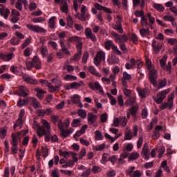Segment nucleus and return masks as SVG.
<instances>
[{
	"mask_svg": "<svg viewBox=\"0 0 177 177\" xmlns=\"http://www.w3.org/2000/svg\"><path fill=\"white\" fill-rule=\"evenodd\" d=\"M41 124L43 126H39V124H36L37 127V133L39 138H42L44 135H46V133H50V124L46 120L42 119L41 120Z\"/></svg>",
	"mask_w": 177,
	"mask_h": 177,
	"instance_id": "1",
	"label": "nucleus"
},
{
	"mask_svg": "<svg viewBox=\"0 0 177 177\" xmlns=\"http://www.w3.org/2000/svg\"><path fill=\"white\" fill-rule=\"evenodd\" d=\"M104 60H106V53L103 50H100L94 57L93 63L96 67H99L102 64V62H104Z\"/></svg>",
	"mask_w": 177,
	"mask_h": 177,
	"instance_id": "2",
	"label": "nucleus"
},
{
	"mask_svg": "<svg viewBox=\"0 0 177 177\" xmlns=\"http://www.w3.org/2000/svg\"><path fill=\"white\" fill-rule=\"evenodd\" d=\"M175 97V93L172 92L168 96V100L167 102L163 103L160 107V110H165V109H169V110H171L172 107H174V99Z\"/></svg>",
	"mask_w": 177,
	"mask_h": 177,
	"instance_id": "3",
	"label": "nucleus"
},
{
	"mask_svg": "<svg viewBox=\"0 0 177 177\" xmlns=\"http://www.w3.org/2000/svg\"><path fill=\"white\" fill-rule=\"evenodd\" d=\"M111 35L115 38V42L121 45V44H125V42H128V37L127 35H120L115 32H112Z\"/></svg>",
	"mask_w": 177,
	"mask_h": 177,
	"instance_id": "4",
	"label": "nucleus"
},
{
	"mask_svg": "<svg viewBox=\"0 0 177 177\" xmlns=\"http://www.w3.org/2000/svg\"><path fill=\"white\" fill-rule=\"evenodd\" d=\"M169 92H171V89L169 88L159 92L157 94V98L155 100L156 103H157L158 104H161V103L164 102V99L167 97V95H168Z\"/></svg>",
	"mask_w": 177,
	"mask_h": 177,
	"instance_id": "5",
	"label": "nucleus"
},
{
	"mask_svg": "<svg viewBox=\"0 0 177 177\" xmlns=\"http://www.w3.org/2000/svg\"><path fill=\"white\" fill-rule=\"evenodd\" d=\"M136 167L132 166L126 171V174L130 177H142L143 173L140 170H136Z\"/></svg>",
	"mask_w": 177,
	"mask_h": 177,
	"instance_id": "6",
	"label": "nucleus"
},
{
	"mask_svg": "<svg viewBox=\"0 0 177 177\" xmlns=\"http://www.w3.org/2000/svg\"><path fill=\"white\" fill-rule=\"evenodd\" d=\"M167 59H168V57H167V55L163 56L162 58L160 60V64L165 71H168L169 74H171V70H172V65H171V62H169L167 63V66H165L167 63Z\"/></svg>",
	"mask_w": 177,
	"mask_h": 177,
	"instance_id": "7",
	"label": "nucleus"
},
{
	"mask_svg": "<svg viewBox=\"0 0 177 177\" xmlns=\"http://www.w3.org/2000/svg\"><path fill=\"white\" fill-rule=\"evenodd\" d=\"M26 27L30 30V31H32L33 32H36L37 34H45L46 32V30L38 25H32V24H28L26 25Z\"/></svg>",
	"mask_w": 177,
	"mask_h": 177,
	"instance_id": "8",
	"label": "nucleus"
},
{
	"mask_svg": "<svg viewBox=\"0 0 177 177\" xmlns=\"http://www.w3.org/2000/svg\"><path fill=\"white\" fill-rule=\"evenodd\" d=\"M87 121L88 125H93V127H96L97 125V115L93 114V113H88L87 114Z\"/></svg>",
	"mask_w": 177,
	"mask_h": 177,
	"instance_id": "9",
	"label": "nucleus"
},
{
	"mask_svg": "<svg viewBox=\"0 0 177 177\" xmlns=\"http://www.w3.org/2000/svg\"><path fill=\"white\" fill-rule=\"evenodd\" d=\"M88 86L93 91H98V92L101 93V95H104V91H103V88H102V86L97 82H90L88 84Z\"/></svg>",
	"mask_w": 177,
	"mask_h": 177,
	"instance_id": "10",
	"label": "nucleus"
},
{
	"mask_svg": "<svg viewBox=\"0 0 177 177\" xmlns=\"http://www.w3.org/2000/svg\"><path fill=\"white\" fill-rule=\"evenodd\" d=\"M68 42H76L77 49H82V39L78 36H73L68 39Z\"/></svg>",
	"mask_w": 177,
	"mask_h": 177,
	"instance_id": "11",
	"label": "nucleus"
},
{
	"mask_svg": "<svg viewBox=\"0 0 177 177\" xmlns=\"http://www.w3.org/2000/svg\"><path fill=\"white\" fill-rule=\"evenodd\" d=\"M157 71L154 68L149 70V81L153 86L157 85Z\"/></svg>",
	"mask_w": 177,
	"mask_h": 177,
	"instance_id": "12",
	"label": "nucleus"
},
{
	"mask_svg": "<svg viewBox=\"0 0 177 177\" xmlns=\"http://www.w3.org/2000/svg\"><path fill=\"white\" fill-rule=\"evenodd\" d=\"M84 34L86 35V37L87 39H91L93 41V42H96L97 41V39H96V36L93 32H92V29L91 28H86L84 30Z\"/></svg>",
	"mask_w": 177,
	"mask_h": 177,
	"instance_id": "13",
	"label": "nucleus"
},
{
	"mask_svg": "<svg viewBox=\"0 0 177 177\" xmlns=\"http://www.w3.org/2000/svg\"><path fill=\"white\" fill-rule=\"evenodd\" d=\"M82 85H84V82L82 81H80V82H74L66 86L65 89L66 91H70V89H78V88L82 86Z\"/></svg>",
	"mask_w": 177,
	"mask_h": 177,
	"instance_id": "14",
	"label": "nucleus"
},
{
	"mask_svg": "<svg viewBox=\"0 0 177 177\" xmlns=\"http://www.w3.org/2000/svg\"><path fill=\"white\" fill-rule=\"evenodd\" d=\"M117 18L119 19L115 24L113 26V30H117L118 32L122 34L124 32V29H122V25L121 24V17L117 16Z\"/></svg>",
	"mask_w": 177,
	"mask_h": 177,
	"instance_id": "15",
	"label": "nucleus"
},
{
	"mask_svg": "<svg viewBox=\"0 0 177 177\" xmlns=\"http://www.w3.org/2000/svg\"><path fill=\"white\" fill-rule=\"evenodd\" d=\"M129 80H132V75L127 72H124L123 77H122V85L124 88H128V83L127 81H129Z\"/></svg>",
	"mask_w": 177,
	"mask_h": 177,
	"instance_id": "16",
	"label": "nucleus"
},
{
	"mask_svg": "<svg viewBox=\"0 0 177 177\" xmlns=\"http://www.w3.org/2000/svg\"><path fill=\"white\" fill-rule=\"evenodd\" d=\"M141 156L145 158V160H149L150 158V151H149V145L145 143L141 151Z\"/></svg>",
	"mask_w": 177,
	"mask_h": 177,
	"instance_id": "17",
	"label": "nucleus"
},
{
	"mask_svg": "<svg viewBox=\"0 0 177 177\" xmlns=\"http://www.w3.org/2000/svg\"><path fill=\"white\" fill-rule=\"evenodd\" d=\"M22 78L26 84H30V85H37L38 84V81H37V80L32 77H28V75L26 74L22 75Z\"/></svg>",
	"mask_w": 177,
	"mask_h": 177,
	"instance_id": "18",
	"label": "nucleus"
},
{
	"mask_svg": "<svg viewBox=\"0 0 177 177\" xmlns=\"http://www.w3.org/2000/svg\"><path fill=\"white\" fill-rule=\"evenodd\" d=\"M152 48H153V52H155V53L158 54V53H160V50H161V49H162V44L161 43H160V41L153 40Z\"/></svg>",
	"mask_w": 177,
	"mask_h": 177,
	"instance_id": "19",
	"label": "nucleus"
},
{
	"mask_svg": "<svg viewBox=\"0 0 177 177\" xmlns=\"http://www.w3.org/2000/svg\"><path fill=\"white\" fill-rule=\"evenodd\" d=\"M12 141L10 142L11 145H17L19 142H21V139L20 138V133L17 132L16 133H12L11 135Z\"/></svg>",
	"mask_w": 177,
	"mask_h": 177,
	"instance_id": "20",
	"label": "nucleus"
},
{
	"mask_svg": "<svg viewBox=\"0 0 177 177\" xmlns=\"http://www.w3.org/2000/svg\"><path fill=\"white\" fill-rule=\"evenodd\" d=\"M59 45L62 48V53H64V55H66V56H71V53H70V50H68V48H67V46H66L64 41H63L62 39H60Z\"/></svg>",
	"mask_w": 177,
	"mask_h": 177,
	"instance_id": "21",
	"label": "nucleus"
},
{
	"mask_svg": "<svg viewBox=\"0 0 177 177\" xmlns=\"http://www.w3.org/2000/svg\"><path fill=\"white\" fill-rule=\"evenodd\" d=\"M137 91L138 93V95H140V97L142 99L146 97V96H149L150 95V91L147 88H142L140 87H138Z\"/></svg>",
	"mask_w": 177,
	"mask_h": 177,
	"instance_id": "22",
	"label": "nucleus"
},
{
	"mask_svg": "<svg viewBox=\"0 0 177 177\" xmlns=\"http://www.w3.org/2000/svg\"><path fill=\"white\" fill-rule=\"evenodd\" d=\"M0 15L3 16L4 19H8L9 15H10V10L6 7L0 8Z\"/></svg>",
	"mask_w": 177,
	"mask_h": 177,
	"instance_id": "23",
	"label": "nucleus"
},
{
	"mask_svg": "<svg viewBox=\"0 0 177 177\" xmlns=\"http://www.w3.org/2000/svg\"><path fill=\"white\" fill-rule=\"evenodd\" d=\"M33 67H35L37 70H41V60H39V57L38 56H35L32 58Z\"/></svg>",
	"mask_w": 177,
	"mask_h": 177,
	"instance_id": "24",
	"label": "nucleus"
},
{
	"mask_svg": "<svg viewBox=\"0 0 177 177\" xmlns=\"http://www.w3.org/2000/svg\"><path fill=\"white\" fill-rule=\"evenodd\" d=\"M19 91L21 93H18L19 95L23 96L24 97H26V96H28V90L27 89V87L24 86H19Z\"/></svg>",
	"mask_w": 177,
	"mask_h": 177,
	"instance_id": "25",
	"label": "nucleus"
},
{
	"mask_svg": "<svg viewBox=\"0 0 177 177\" xmlns=\"http://www.w3.org/2000/svg\"><path fill=\"white\" fill-rule=\"evenodd\" d=\"M14 56L15 54H13V53H10L9 54L2 53L1 59L3 60V62H10V60H12V59H13Z\"/></svg>",
	"mask_w": 177,
	"mask_h": 177,
	"instance_id": "26",
	"label": "nucleus"
},
{
	"mask_svg": "<svg viewBox=\"0 0 177 177\" xmlns=\"http://www.w3.org/2000/svg\"><path fill=\"white\" fill-rule=\"evenodd\" d=\"M136 103V96L129 97V98L125 102L126 106H133V104H135Z\"/></svg>",
	"mask_w": 177,
	"mask_h": 177,
	"instance_id": "27",
	"label": "nucleus"
},
{
	"mask_svg": "<svg viewBox=\"0 0 177 177\" xmlns=\"http://www.w3.org/2000/svg\"><path fill=\"white\" fill-rule=\"evenodd\" d=\"M138 110H139V106L133 105L131 108H130L127 111L131 113V115H132V117H136V113H138Z\"/></svg>",
	"mask_w": 177,
	"mask_h": 177,
	"instance_id": "28",
	"label": "nucleus"
},
{
	"mask_svg": "<svg viewBox=\"0 0 177 177\" xmlns=\"http://www.w3.org/2000/svg\"><path fill=\"white\" fill-rule=\"evenodd\" d=\"M77 53L75 54L72 58L73 62H78L81 59V55L82 54V48H77Z\"/></svg>",
	"mask_w": 177,
	"mask_h": 177,
	"instance_id": "29",
	"label": "nucleus"
},
{
	"mask_svg": "<svg viewBox=\"0 0 177 177\" xmlns=\"http://www.w3.org/2000/svg\"><path fill=\"white\" fill-rule=\"evenodd\" d=\"M125 68H127V70H132L135 68V59H130V63H127L125 64Z\"/></svg>",
	"mask_w": 177,
	"mask_h": 177,
	"instance_id": "30",
	"label": "nucleus"
},
{
	"mask_svg": "<svg viewBox=\"0 0 177 177\" xmlns=\"http://www.w3.org/2000/svg\"><path fill=\"white\" fill-rule=\"evenodd\" d=\"M88 71L89 73H91V74L95 75V77H102V75H100L99 72H97L96 68H95L93 66H91L88 67Z\"/></svg>",
	"mask_w": 177,
	"mask_h": 177,
	"instance_id": "31",
	"label": "nucleus"
},
{
	"mask_svg": "<svg viewBox=\"0 0 177 177\" xmlns=\"http://www.w3.org/2000/svg\"><path fill=\"white\" fill-rule=\"evenodd\" d=\"M114 43H113V41L111 40H107L106 41L104 42V48L106 50H110V49H113L114 46Z\"/></svg>",
	"mask_w": 177,
	"mask_h": 177,
	"instance_id": "32",
	"label": "nucleus"
},
{
	"mask_svg": "<svg viewBox=\"0 0 177 177\" xmlns=\"http://www.w3.org/2000/svg\"><path fill=\"white\" fill-rule=\"evenodd\" d=\"M60 9L63 13H66V15L68 13V4H67V1H64L62 3Z\"/></svg>",
	"mask_w": 177,
	"mask_h": 177,
	"instance_id": "33",
	"label": "nucleus"
},
{
	"mask_svg": "<svg viewBox=\"0 0 177 177\" xmlns=\"http://www.w3.org/2000/svg\"><path fill=\"white\" fill-rule=\"evenodd\" d=\"M140 34L141 37H147V35H150V29L149 28H141L140 30Z\"/></svg>",
	"mask_w": 177,
	"mask_h": 177,
	"instance_id": "34",
	"label": "nucleus"
},
{
	"mask_svg": "<svg viewBox=\"0 0 177 177\" xmlns=\"http://www.w3.org/2000/svg\"><path fill=\"white\" fill-rule=\"evenodd\" d=\"M127 124H128V119H127V117L125 116L120 117V127H122V128H125V127H127Z\"/></svg>",
	"mask_w": 177,
	"mask_h": 177,
	"instance_id": "35",
	"label": "nucleus"
},
{
	"mask_svg": "<svg viewBox=\"0 0 177 177\" xmlns=\"http://www.w3.org/2000/svg\"><path fill=\"white\" fill-rule=\"evenodd\" d=\"M35 91L37 92V96L39 99H42V97L45 95L46 93L45 91L38 88H35Z\"/></svg>",
	"mask_w": 177,
	"mask_h": 177,
	"instance_id": "36",
	"label": "nucleus"
},
{
	"mask_svg": "<svg viewBox=\"0 0 177 177\" xmlns=\"http://www.w3.org/2000/svg\"><path fill=\"white\" fill-rule=\"evenodd\" d=\"M71 154H73V152L71 151H62V150H59V156L64 157V158H70V157H71Z\"/></svg>",
	"mask_w": 177,
	"mask_h": 177,
	"instance_id": "37",
	"label": "nucleus"
},
{
	"mask_svg": "<svg viewBox=\"0 0 177 177\" xmlns=\"http://www.w3.org/2000/svg\"><path fill=\"white\" fill-rule=\"evenodd\" d=\"M110 64H118L120 63V59L117 58V57L114 55H111V58L109 59Z\"/></svg>",
	"mask_w": 177,
	"mask_h": 177,
	"instance_id": "38",
	"label": "nucleus"
},
{
	"mask_svg": "<svg viewBox=\"0 0 177 177\" xmlns=\"http://www.w3.org/2000/svg\"><path fill=\"white\" fill-rule=\"evenodd\" d=\"M81 121H82V119L78 118V119H74L71 123V127L73 128H77L81 125Z\"/></svg>",
	"mask_w": 177,
	"mask_h": 177,
	"instance_id": "39",
	"label": "nucleus"
},
{
	"mask_svg": "<svg viewBox=\"0 0 177 177\" xmlns=\"http://www.w3.org/2000/svg\"><path fill=\"white\" fill-rule=\"evenodd\" d=\"M66 21L68 27L73 28V26H74V21L73 20V17H71V15L66 16Z\"/></svg>",
	"mask_w": 177,
	"mask_h": 177,
	"instance_id": "40",
	"label": "nucleus"
},
{
	"mask_svg": "<svg viewBox=\"0 0 177 177\" xmlns=\"http://www.w3.org/2000/svg\"><path fill=\"white\" fill-rule=\"evenodd\" d=\"M55 20H56V17H52L51 18L49 19L48 26L50 28H55V26L56 24Z\"/></svg>",
	"mask_w": 177,
	"mask_h": 177,
	"instance_id": "41",
	"label": "nucleus"
},
{
	"mask_svg": "<svg viewBox=\"0 0 177 177\" xmlns=\"http://www.w3.org/2000/svg\"><path fill=\"white\" fill-rule=\"evenodd\" d=\"M40 52L43 56V57H46L48 55V47L44 45H42L40 48Z\"/></svg>",
	"mask_w": 177,
	"mask_h": 177,
	"instance_id": "42",
	"label": "nucleus"
},
{
	"mask_svg": "<svg viewBox=\"0 0 177 177\" xmlns=\"http://www.w3.org/2000/svg\"><path fill=\"white\" fill-rule=\"evenodd\" d=\"M30 99L32 100V104L34 109H39V107H41V104H39V102L37 101L36 98L31 97Z\"/></svg>",
	"mask_w": 177,
	"mask_h": 177,
	"instance_id": "43",
	"label": "nucleus"
},
{
	"mask_svg": "<svg viewBox=\"0 0 177 177\" xmlns=\"http://www.w3.org/2000/svg\"><path fill=\"white\" fill-rule=\"evenodd\" d=\"M30 43L31 36H29L24 40V43L22 44V49H25V48H27V46H28V45H30Z\"/></svg>",
	"mask_w": 177,
	"mask_h": 177,
	"instance_id": "44",
	"label": "nucleus"
},
{
	"mask_svg": "<svg viewBox=\"0 0 177 177\" xmlns=\"http://www.w3.org/2000/svg\"><path fill=\"white\" fill-rule=\"evenodd\" d=\"M145 66L148 68L149 71L153 70L154 67L151 64V60L149 59V57H146Z\"/></svg>",
	"mask_w": 177,
	"mask_h": 177,
	"instance_id": "45",
	"label": "nucleus"
},
{
	"mask_svg": "<svg viewBox=\"0 0 177 177\" xmlns=\"http://www.w3.org/2000/svg\"><path fill=\"white\" fill-rule=\"evenodd\" d=\"M64 80V81H77V77L73 75H66Z\"/></svg>",
	"mask_w": 177,
	"mask_h": 177,
	"instance_id": "46",
	"label": "nucleus"
},
{
	"mask_svg": "<svg viewBox=\"0 0 177 177\" xmlns=\"http://www.w3.org/2000/svg\"><path fill=\"white\" fill-rule=\"evenodd\" d=\"M51 121L54 124V125H56L57 122L59 123V121H61L62 120L59 119V115H53L50 116Z\"/></svg>",
	"mask_w": 177,
	"mask_h": 177,
	"instance_id": "47",
	"label": "nucleus"
},
{
	"mask_svg": "<svg viewBox=\"0 0 177 177\" xmlns=\"http://www.w3.org/2000/svg\"><path fill=\"white\" fill-rule=\"evenodd\" d=\"M23 125V120L19 119L16 121V122L14 124V129H16L17 128L21 129V127Z\"/></svg>",
	"mask_w": 177,
	"mask_h": 177,
	"instance_id": "48",
	"label": "nucleus"
},
{
	"mask_svg": "<svg viewBox=\"0 0 177 177\" xmlns=\"http://www.w3.org/2000/svg\"><path fill=\"white\" fill-rule=\"evenodd\" d=\"M112 52L113 53H114L115 55H118V56H121V55H122V53L121 52V50H120V49H118V47L115 46V44L112 48Z\"/></svg>",
	"mask_w": 177,
	"mask_h": 177,
	"instance_id": "49",
	"label": "nucleus"
},
{
	"mask_svg": "<svg viewBox=\"0 0 177 177\" xmlns=\"http://www.w3.org/2000/svg\"><path fill=\"white\" fill-rule=\"evenodd\" d=\"M106 95H107L109 99H110V100H111V106H115V104H117V100H115V99L113 97V95H111L110 94V93H106Z\"/></svg>",
	"mask_w": 177,
	"mask_h": 177,
	"instance_id": "50",
	"label": "nucleus"
},
{
	"mask_svg": "<svg viewBox=\"0 0 177 177\" xmlns=\"http://www.w3.org/2000/svg\"><path fill=\"white\" fill-rule=\"evenodd\" d=\"M153 8L154 9L158 10V12H164V10L165 9V8H164L162 5L157 3L153 4Z\"/></svg>",
	"mask_w": 177,
	"mask_h": 177,
	"instance_id": "51",
	"label": "nucleus"
},
{
	"mask_svg": "<svg viewBox=\"0 0 177 177\" xmlns=\"http://www.w3.org/2000/svg\"><path fill=\"white\" fill-rule=\"evenodd\" d=\"M162 19L165 21H170L171 23H174V21H175V18L171 15H165Z\"/></svg>",
	"mask_w": 177,
	"mask_h": 177,
	"instance_id": "52",
	"label": "nucleus"
},
{
	"mask_svg": "<svg viewBox=\"0 0 177 177\" xmlns=\"http://www.w3.org/2000/svg\"><path fill=\"white\" fill-rule=\"evenodd\" d=\"M56 81V82H55ZM53 84L55 82V86L59 88V86H62V80L58 78H53L51 80Z\"/></svg>",
	"mask_w": 177,
	"mask_h": 177,
	"instance_id": "53",
	"label": "nucleus"
},
{
	"mask_svg": "<svg viewBox=\"0 0 177 177\" xmlns=\"http://www.w3.org/2000/svg\"><path fill=\"white\" fill-rule=\"evenodd\" d=\"M127 88V87H124V88L123 89V93L127 97H131V95H132V91Z\"/></svg>",
	"mask_w": 177,
	"mask_h": 177,
	"instance_id": "54",
	"label": "nucleus"
},
{
	"mask_svg": "<svg viewBox=\"0 0 177 177\" xmlns=\"http://www.w3.org/2000/svg\"><path fill=\"white\" fill-rule=\"evenodd\" d=\"M167 43L170 44L173 46H177V39L176 38H169L167 39Z\"/></svg>",
	"mask_w": 177,
	"mask_h": 177,
	"instance_id": "55",
	"label": "nucleus"
},
{
	"mask_svg": "<svg viewBox=\"0 0 177 177\" xmlns=\"http://www.w3.org/2000/svg\"><path fill=\"white\" fill-rule=\"evenodd\" d=\"M77 114L79 117H81V118H86V111H85L84 109H79L77 111Z\"/></svg>",
	"mask_w": 177,
	"mask_h": 177,
	"instance_id": "56",
	"label": "nucleus"
},
{
	"mask_svg": "<svg viewBox=\"0 0 177 177\" xmlns=\"http://www.w3.org/2000/svg\"><path fill=\"white\" fill-rule=\"evenodd\" d=\"M95 135L96 140H103V135L99 131V130L95 131Z\"/></svg>",
	"mask_w": 177,
	"mask_h": 177,
	"instance_id": "57",
	"label": "nucleus"
},
{
	"mask_svg": "<svg viewBox=\"0 0 177 177\" xmlns=\"http://www.w3.org/2000/svg\"><path fill=\"white\" fill-rule=\"evenodd\" d=\"M137 158H139V153L138 152H133L130 154L129 160L131 161V160H137Z\"/></svg>",
	"mask_w": 177,
	"mask_h": 177,
	"instance_id": "58",
	"label": "nucleus"
},
{
	"mask_svg": "<svg viewBox=\"0 0 177 177\" xmlns=\"http://www.w3.org/2000/svg\"><path fill=\"white\" fill-rule=\"evenodd\" d=\"M89 58V53L88 52H85L83 54V57L82 59V62L84 64H86V62H88V59Z\"/></svg>",
	"mask_w": 177,
	"mask_h": 177,
	"instance_id": "59",
	"label": "nucleus"
},
{
	"mask_svg": "<svg viewBox=\"0 0 177 177\" xmlns=\"http://www.w3.org/2000/svg\"><path fill=\"white\" fill-rule=\"evenodd\" d=\"M10 44H11V45H19V44H20V39H19L17 37H13L10 39Z\"/></svg>",
	"mask_w": 177,
	"mask_h": 177,
	"instance_id": "60",
	"label": "nucleus"
},
{
	"mask_svg": "<svg viewBox=\"0 0 177 177\" xmlns=\"http://www.w3.org/2000/svg\"><path fill=\"white\" fill-rule=\"evenodd\" d=\"M48 88H49V92L53 93V92H56V91H57V89H59L56 86H53L52 85V84H50V82H48V84H47Z\"/></svg>",
	"mask_w": 177,
	"mask_h": 177,
	"instance_id": "61",
	"label": "nucleus"
},
{
	"mask_svg": "<svg viewBox=\"0 0 177 177\" xmlns=\"http://www.w3.org/2000/svg\"><path fill=\"white\" fill-rule=\"evenodd\" d=\"M80 95L75 94L72 97V102H73V103H75V104H78V103H80Z\"/></svg>",
	"mask_w": 177,
	"mask_h": 177,
	"instance_id": "62",
	"label": "nucleus"
},
{
	"mask_svg": "<svg viewBox=\"0 0 177 177\" xmlns=\"http://www.w3.org/2000/svg\"><path fill=\"white\" fill-rule=\"evenodd\" d=\"M45 20V18L44 17H36V18H33L32 21L33 23H43V21Z\"/></svg>",
	"mask_w": 177,
	"mask_h": 177,
	"instance_id": "63",
	"label": "nucleus"
},
{
	"mask_svg": "<svg viewBox=\"0 0 177 177\" xmlns=\"http://www.w3.org/2000/svg\"><path fill=\"white\" fill-rule=\"evenodd\" d=\"M131 139H132V131L131 130H129V131L125 133L124 140H131Z\"/></svg>",
	"mask_w": 177,
	"mask_h": 177,
	"instance_id": "64",
	"label": "nucleus"
}]
</instances>
